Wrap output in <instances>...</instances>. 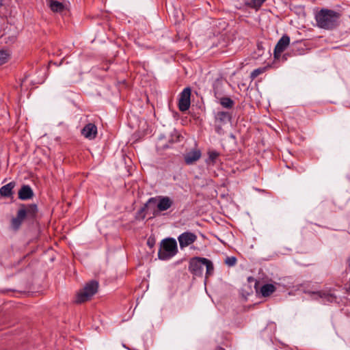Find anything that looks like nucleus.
<instances>
[{
  "mask_svg": "<svg viewBox=\"0 0 350 350\" xmlns=\"http://www.w3.org/2000/svg\"><path fill=\"white\" fill-rule=\"evenodd\" d=\"M340 14L333 10L322 8L315 14V21L318 27L325 30L336 28L339 23Z\"/></svg>",
  "mask_w": 350,
  "mask_h": 350,
  "instance_id": "f257e3e1",
  "label": "nucleus"
},
{
  "mask_svg": "<svg viewBox=\"0 0 350 350\" xmlns=\"http://www.w3.org/2000/svg\"><path fill=\"white\" fill-rule=\"evenodd\" d=\"M157 211L159 212L165 211L170 208L174 204V201L169 196H159L157 197H152L148 199L144 206L138 211V217L142 219H144L146 215L144 212L146 211L148 205L151 204H156Z\"/></svg>",
  "mask_w": 350,
  "mask_h": 350,
  "instance_id": "f03ea898",
  "label": "nucleus"
},
{
  "mask_svg": "<svg viewBox=\"0 0 350 350\" xmlns=\"http://www.w3.org/2000/svg\"><path fill=\"white\" fill-rule=\"evenodd\" d=\"M178 253L176 241L174 238H165L160 243L158 258L161 260H167Z\"/></svg>",
  "mask_w": 350,
  "mask_h": 350,
  "instance_id": "7ed1b4c3",
  "label": "nucleus"
},
{
  "mask_svg": "<svg viewBox=\"0 0 350 350\" xmlns=\"http://www.w3.org/2000/svg\"><path fill=\"white\" fill-rule=\"evenodd\" d=\"M98 286L99 284L96 280H93L87 282L84 287L78 292L76 303L81 304L89 301L97 293Z\"/></svg>",
  "mask_w": 350,
  "mask_h": 350,
  "instance_id": "20e7f679",
  "label": "nucleus"
},
{
  "mask_svg": "<svg viewBox=\"0 0 350 350\" xmlns=\"http://www.w3.org/2000/svg\"><path fill=\"white\" fill-rule=\"evenodd\" d=\"M202 259H205L203 257H193L190 259L189 262L188 269L191 273L193 275L201 277L203 274V266L204 261Z\"/></svg>",
  "mask_w": 350,
  "mask_h": 350,
  "instance_id": "39448f33",
  "label": "nucleus"
},
{
  "mask_svg": "<svg viewBox=\"0 0 350 350\" xmlns=\"http://www.w3.org/2000/svg\"><path fill=\"white\" fill-rule=\"evenodd\" d=\"M191 93L190 88H185L180 93L178 100V109L180 111H185L189 109L191 104Z\"/></svg>",
  "mask_w": 350,
  "mask_h": 350,
  "instance_id": "423d86ee",
  "label": "nucleus"
},
{
  "mask_svg": "<svg viewBox=\"0 0 350 350\" xmlns=\"http://www.w3.org/2000/svg\"><path fill=\"white\" fill-rule=\"evenodd\" d=\"M178 240L180 247L183 249L193 243L197 240V236L193 232L187 231L180 234L178 237Z\"/></svg>",
  "mask_w": 350,
  "mask_h": 350,
  "instance_id": "0eeeda50",
  "label": "nucleus"
},
{
  "mask_svg": "<svg viewBox=\"0 0 350 350\" xmlns=\"http://www.w3.org/2000/svg\"><path fill=\"white\" fill-rule=\"evenodd\" d=\"M290 44V38L287 35H284L277 42L274 51L273 55L275 59H279L282 53L287 48Z\"/></svg>",
  "mask_w": 350,
  "mask_h": 350,
  "instance_id": "6e6552de",
  "label": "nucleus"
},
{
  "mask_svg": "<svg viewBox=\"0 0 350 350\" xmlns=\"http://www.w3.org/2000/svg\"><path fill=\"white\" fill-rule=\"evenodd\" d=\"M81 134L87 139H94L97 135V127L93 123H88L82 129Z\"/></svg>",
  "mask_w": 350,
  "mask_h": 350,
  "instance_id": "1a4fd4ad",
  "label": "nucleus"
},
{
  "mask_svg": "<svg viewBox=\"0 0 350 350\" xmlns=\"http://www.w3.org/2000/svg\"><path fill=\"white\" fill-rule=\"evenodd\" d=\"M201 155L200 150H193L184 155L185 162L187 165H192L200 159Z\"/></svg>",
  "mask_w": 350,
  "mask_h": 350,
  "instance_id": "9d476101",
  "label": "nucleus"
},
{
  "mask_svg": "<svg viewBox=\"0 0 350 350\" xmlns=\"http://www.w3.org/2000/svg\"><path fill=\"white\" fill-rule=\"evenodd\" d=\"M18 198L22 200H27L31 199L33 197V191L31 187L27 185H23L19 189Z\"/></svg>",
  "mask_w": 350,
  "mask_h": 350,
  "instance_id": "9b49d317",
  "label": "nucleus"
},
{
  "mask_svg": "<svg viewBox=\"0 0 350 350\" xmlns=\"http://www.w3.org/2000/svg\"><path fill=\"white\" fill-rule=\"evenodd\" d=\"M26 215H25V211L23 209H21V208L18 209L16 216L14 218H12L11 221V225L12 227L14 230H18L20 226H21L23 221L25 219Z\"/></svg>",
  "mask_w": 350,
  "mask_h": 350,
  "instance_id": "f8f14e48",
  "label": "nucleus"
},
{
  "mask_svg": "<svg viewBox=\"0 0 350 350\" xmlns=\"http://www.w3.org/2000/svg\"><path fill=\"white\" fill-rule=\"evenodd\" d=\"M20 208L23 209L26 217L30 218H34L38 213V207L36 204H31L27 205L21 204Z\"/></svg>",
  "mask_w": 350,
  "mask_h": 350,
  "instance_id": "ddd939ff",
  "label": "nucleus"
},
{
  "mask_svg": "<svg viewBox=\"0 0 350 350\" xmlns=\"http://www.w3.org/2000/svg\"><path fill=\"white\" fill-rule=\"evenodd\" d=\"M231 117L228 112L219 111L215 115V124H226L230 121Z\"/></svg>",
  "mask_w": 350,
  "mask_h": 350,
  "instance_id": "4468645a",
  "label": "nucleus"
},
{
  "mask_svg": "<svg viewBox=\"0 0 350 350\" xmlns=\"http://www.w3.org/2000/svg\"><path fill=\"white\" fill-rule=\"evenodd\" d=\"M15 187L14 182H10L0 189V194L4 197H10L12 195V189Z\"/></svg>",
  "mask_w": 350,
  "mask_h": 350,
  "instance_id": "2eb2a0df",
  "label": "nucleus"
},
{
  "mask_svg": "<svg viewBox=\"0 0 350 350\" xmlns=\"http://www.w3.org/2000/svg\"><path fill=\"white\" fill-rule=\"evenodd\" d=\"M276 290L275 286L272 284H266L261 286L260 292L265 297L270 296Z\"/></svg>",
  "mask_w": 350,
  "mask_h": 350,
  "instance_id": "dca6fc26",
  "label": "nucleus"
},
{
  "mask_svg": "<svg viewBox=\"0 0 350 350\" xmlns=\"http://www.w3.org/2000/svg\"><path fill=\"white\" fill-rule=\"evenodd\" d=\"M62 1H53L52 2H48V3H49L51 10L53 12H61L64 11L65 9V5H64Z\"/></svg>",
  "mask_w": 350,
  "mask_h": 350,
  "instance_id": "f3484780",
  "label": "nucleus"
},
{
  "mask_svg": "<svg viewBox=\"0 0 350 350\" xmlns=\"http://www.w3.org/2000/svg\"><path fill=\"white\" fill-rule=\"evenodd\" d=\"M204 261V266L206 267V278H209L213 275L214 273V266L211 260L205 258V259H202Z\"/></svg>",
  "mask_w": 350,
  "mask_h": 350,
  "instance_id": "a211bd4d",
  "label": "nucleus"
},
{
  "mask_svg": "<svg viewBox=\"0 0 350 350\" xmlns=\"http://www.w3.org/2000/svg\"><path fill=\"white\" fill-rule=\"evenodd\" d=\"M266 1L267 0H251L250 2L247 3L246 5L252 9L258 10Z\"/></svg>",
  "mask_w": 350,
  "mask_h": 350,
  "instance_id": "6ab92c4d",
  "label": "nucleus"
},
{
  "mask_svg": "<svg viewBox=\"0 0 350 350\" xmlns=\"http://www.w3.org/2000/svg\"><path fill=\"white\" fill-rule=\"evenodd\" d=\"M219 103L224 107L227 109H231L234 105V101L228 97L221 98Z\"/></svg>",
  "mask_w": 350,
  "mask_h": 350,
  "instance_id": "aec40b11",
  "label": "nucleus"
},
{
  "mask_svg": "<svg viewBox=\"0 0 350 350\" xmlns=\"http://www.w3.org/2000/svg\"><path fill=\"white\" fill-rule=\"evenodd\" d=\"M317 294H318L321 298H323L325 301L329 302H333L334 301L336 300V297L329 293L319 291L317 292Z\"/></svg>",
  "mask_w": 350,
  "mask_h": 350,
  "instance_id": "412c9836",
  "label": "nucleus"
},
{
  "mask_svg": "<svg viewBox=\"0 0 350 350\" xmlns=\"http://www.w3.org/2000/svg\"><path fill=\"white\" fill-rule=\"evenodd\" d=\"M267 70V67L258 68L254 70L250 74L252 81L254 80L258 76L264 73Z\"/></svg>",
  "mask_w": 350,
  "mask_h": 350,
  "instance_id": "4be33fe9",
  "label": "nucleus"
},
{
  "mask_svg": "<svg viewBox=\"0 0 350 350\" xmlns=\"http://www.w3.org/2000/svg\"><path fill=\"white\" fill-rule=\"evenodd\" d=\"M10 58V54L7 51H0V65L5 64Z\"/></svg>",
  "mask_w": 350,
  "mask_h": 350,
  "instance_id": "5701e85b",
  "label": "nucleus"
},
{
  "mask_svg": "<svg viewBox=\"0 0 350 350\" xmlns=\"http://www.w3.org/2000/svg\"><path fill=\"white\" fill-rule=\"evenodd\" d=\"M237 258L234 257V256H228L227 257L225 260H224V262L226 265H227L228 267H233L236 265L237 263Z\"/></svg>",
  "mask_w": 350,
  "mask_h": 350,
  "instance_id": "b1692460",
  "label": "nucleus"
},
{
  "mask_svg": "<svg viewBox=\"0 0 350 350\" xmlns=\"http://www.w3.org/2000/svg\"><path fill=\"white\" fill-rule=\"evenodd\" d=\"M219 155V154L216 151H210L208 152V160L213 163H215V160L217 159Z\"/></svg>",
  "mask_w": 350,
  "mask_h": 350,
  "instance_id": "393cba45",
  "label": "nucleus"
},
{
  "mask_svg": "<svg viewBox=\"0 0 350 350\" xmlns=\"http://www.w3.org/2000/svg\"><path fill=\"white\" fill-rule=\"evenodd\" d=\"M222 125L223 124H215V131L217 133H221L222 131Z\"/></svg>",
  "mask_w": 350,
  "mask_h": 350,
  "instance_id": "a878e982",
  "label": "nucleus"
},
{
  "mask_svg": "<svg viewBox=\"0 0 350 350\" xmlns=\"http://www.w3.org/2000/svg\"><path fill=\"white\" fill-rule=\"evenodd\" d=\"M148 244L150 247H152V246L153 245V243H150V240H148Z\"/></svg>",
  "mask_w": 350,
  "mask_h": 350,
  "instance_id": "bb28decb",
  "label": "nucleus"
},
{
  "mask_svg": "<svg viewBox=\"0 0 350 350\" xmlns=\"http://www.w3.org/2000/svg\"><path fill=\"white\" fill-rule=\"evenodd\" d=\"M348 267L350 268V258L347 260Z\"/></svg>",
  "mask_w": 350,
  "mask_h": 350,
  "instance_id": "cd10ccee",
  "label": "nucleus"
},
{
  "mask_svg": "<svg viewBox=\"0 0 350 350\" xmlns=\"http://www.w3.org/2000/svg\"><path fill=\"white\" fill-rule=\"evenodd\" d=\"M248 280H249V281L254 280V278H253L252 277H249V278H248Z\"/></svg>",
  "mask_w": 350,
  "mask_h": 350,
  "instance_id": "c85d7f7f",
  "label": "nucleus"
},
{
  "mask_svg": "<svg viewBox=\"0 0 350 350\" xmlns=\"http://www.w3.org/2000/svg\"><path fill=\"white\" fill-rule=\"evenodd\" d=\"M3 5V0H0V8Z\"/></svg>",
  "mask_w": 350,
  "mask_h": 350,
  "instance_id": "c756f323",
  "label": "nucleus"
}]
</instances>
